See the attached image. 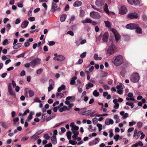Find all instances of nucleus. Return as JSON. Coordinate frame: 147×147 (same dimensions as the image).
<instances>
[{
	"label": "nucleus",
	"mask_w": 147,
	"mask_h": 147,
	"mask_svg": "<svg viewBox=\"0 0 147 147\" xmlns=\"http://www.w3.org/2000/svg\"><path fill=\"white\" fill-rule=\"evenodd\" d=\"M56 95L58 98H61L64 96V94L63 93L57 92L56 93Z\"/></svg>",
	"instance_id": "obj_33"
},
{
	"label": "nucleus",
	"mask_w": 147,
	"mask_h": 147,
	"mask_svg": "<svg viewBox=\"0 0 147 147\" xmlns=\"http://www.w3.org/2000/svg\"><path fill=\"white\" fill-rule=\"evenodd\" d=\"M119 137L120 136L119 135H116L114 136V138L115 140L116 141H117L118 140Z\"/></svg>",
	"instance_id": "obj_55"
},
{
	"label": "nucleus",
	"mask_w": 147,
	"mask_h": 147,
	"mask_svg": "<svg viewBox=\"0 0 147 147\" xmlns=\"http://www.w3.org/2000/svg\"><path fill=\"white\" fill-rule=\"evenodd\" d=\"M57 4L54 2H52V8L51 10V12H54L56 10V8L57 7Z\"/></svg>",
	"instance_id": "obj_16"
},
{
	"label": "nucleus",
	"mask_w": 147,
	"mask_h": 147,
	"mask_svg": "<svg viewBox=\"0 0 147 147\" xmlns=\"http://www.w3.org/2000/svg\"><path fill=\"white\" fill-rule=\"evenodd\" d=\"M143 145V144L141 141H139L138 142H137L135 144H133L131 146V147H137L139 146H142Z\"/></svg>",
	"instance_id": "obj_22"
},
{
	"label": "nucleus",
	"mask_w": 147,
	"mask_h": 147,
	"mask_svg": "<svg viewBox=\"0 0 147 147\" xmlns=\"http://www.w3.org/2000/svg\"><path fill=\"white\" fill-rule=\"evenodd\" d=\"M43 137L47 140H48L49 139L50 137L48 134H46L44 135Z\"/></svg>",
	"instance_id": "obj_53"
},
{
	"label": "nucleus",
	"mask_w": 147,
	"mask_h": 147,
	"mask_svg": "<svg viewBox=\"0 0 147 147\" xmlns=\"http://www.w3.org/2000/svg\"><path fill=\"white\" fill-rule=\"evenodd\" d=\"M86 52H84L83 53H82L80 55V56L82 58H84L86 56Z\"/></svg>",
	"instance_id": "obj_59"
},
{
	"label": "nucleus",
	"mask_w": 147,
	"mask_h": 147,
	"mask_svg": "<svg viewBox=\"0 0 147 147\" xmlns=\"http://www.w3.org/2000/svg\"><path fill=\"white\" fill-rule=\"evenodd\" d=\"M34 113L33 112H31L30 113V115L28 116V119L27 120L28 121H29L32 118V115L34 114Z\"/></svg>",
	"instance_id": "obj_42"
},
{
	"label": "nucleus",
	"mask_w": 147,
	"mask_h": 147,
	"mask_svg": "<svg viewBox=\"0 0 147 147\" xmlns=\"http://www.w3.org/2000/svg\"><path fill=\"white\" fill-rule=\"evenodd\" d=\"M34 101L35 102H41V101L38 97L35 98L34 100Z\"/></svg>",
	"instance_id": "obj_60"
},
{
	"label": "nucleus",
	"mask_w": 147,
	"mask_h": 147,
	"mask_svg": "<svg viewBox=\"0 0 147 147\" xmlns=\"http://www.w3.org/2000/svg\"><path fill=\"white\" fill-rule=\"evenodd\" d=\"M66 18V14H63L61 16L60 18V20L61 22H63L65 21Z\"/></svg>",
	"instance_id": "obj_30"
},
{
	"label": "nucleus",
	"mask_w": 147,
	"mask_h": 147,
	"mask_svg": "<svg viewBox=\"0 0 147 147\" xmlns=\"http://www.w3.org/2000/svg\"><path fill=\"white\" fill-rule=\"evenodd\" d=\"M104 11L107 13L109 14V11L108 9V5L107 4H105L104 6Z\"/></svg>",
	"instance_id": "obj_36"
},
{
	"label": "nucleus",
	"mask_w": 147,
	"mask_h": 147,
	"mask_svg": "<svg viewBox=\"0 0 147 147\" xmlns=\"http://www.w3.org/2000/svg\"><path fill=\"white\" fill-rule=\"evenodd\" d=\"M113 123L114 121L112 119L107 118L106 119L105 123L107 125H109L110 124H113Z\"/></svg>",
	"instance_id": "obj_17"
},
{
	"label": "nucleus",
	"mask_w": 147,
	"mask_h": 147,
	"mask_svg": "<svg viewBox=\"0 0 147 147\" xmlns=\"http://www.w3.org/2000/svg\"><path fill=\"white\" fill-rule=\"evenodd\" d=\"M8 92L9 94L11 95H15V92H14L13 91H12V90H8Z\"/></svg>",
	"instance_id": "obj_57"
},
{
	"label": "nucleus",
	"mask_w": 147,
	"mask_h": 147,
	"mask_svg": "<svg viewBox=\"0 0 147 147\" xmlns=\"http://www.w3.org/2000/svg\"><path fill=\"white\" fill-rule=\"evenodd\" d=\"M65 88L66 87L64 85H62L60 87L58 88L57 90V91L58 92H61L62 90H65Z\"/></svg>",
	"instance_id": "obj_28"
},
{
	"label": "nucleus",
	"mask_w": 147,
	"mask_h": 147,
	"mask_svg": "<svg viewBox=\"0 0 147 147\" xmlns=\"http://www.w3.org/2000/svg\"><path fill=\"white\" fill-rule=\"evenodd\" d=\"M116 51V46L113 42H112L107 50V53L109 55H112L115 53Z\"/></svg>",
	"instance_id": "obj_2"
},
{
	"label": "nucleus",
	"mask_w": 147,
	"mask_h": 147,
	"mask_svg": "<svg viewBox=\"0 0 147 147\" xmlns=\"http://www.w3.org/2000/svg\"><path fill=\"white\" fill-rule=\"evenodd\" d=\"M0 123L3 127L6 128H7L8 124L7 123L5 122H1Z\"/></svg>",
	"instance_id": "obj_31"
},
{
	"label": "nucleus",
	"mask_w": 147,
	"mask_h": 147,
	"mask_svg": "<svg viewBox=\"0 0 147 147\" xmlns=\"http://www.w3.org/2000/svg\"><path fill=\"white\" fill-rule=\"evenodd\" d=\"M8 40L7 39H5L3 42V44L4 45H6L8 44Z\"/></svg>",
	"instance_id": "obj_61"
},
{
	"label": "nucleus",
	"mask_w": 147,
	"mask_h": 147,
	"mask_svg": "<svg viewBox=\"0 0 147 147\" xmlns=\"http://www.w3.org/2000/svg\"><path fill=\"white\" fill-rule=\"evenodd\" d=\"M93 94L94 96L97 97L99 96V93L96 90H95L93 92Z\"/></svg>",
	"instance_id": "obj_39"
},
{
	"label": "nucleus",
	"mask_w": 147,
	"mask_h": 147,
	"mask_svg": "<svg viewBox=\"0 0 147 147\" xmlns=\"http://www.w3.org/2000/svg\"><path fill=\"white\" fill-rule=\"evenodd\" d=\"M100 140L99 138H96L94 140H93L92 141L94 144H96L98 143Z\"/></svg>",
	"instance_id": "obj_44"
},
{
	"label": "nucleus",
	"mask_w": 147,
	"mask_h": 147,
	"mask_svg": "<svg viewBox=\"0 0 147 147\" xmlns=\"http://www.w3.org/2000/svg\"><path fill=\"white\" fill-rule=\"evenodd\" d=\"M77 77L76 76L73 77L70 82V84L71 85H74L75 83V80L77 79Z\"/></svg>",
	"instance_id": "obj_25"
},
{
	"label": "nucleus",
	"mask_w": 147,
	"mask_h": 147,
	"mask_svg": "<svg viewBox=\"0 0 147 147\" xmlns=\"http://www.w3.org/2000/svg\"><path fill=\"white\" fill-rule=\"evenodd\" d=\"M93 58L95 60H100L102 59V58L101 57H99V55L97 54H94Z\"/></svg>",
	"instance_id": "obj_26"
},
{
	"label": "nucleus",
	"mask_w": 147,
	"mask_h": 147,
	"mask_svg": "<svg viewBox=\"0 0 147 147\" xmlns=\"http://www.w3.org/2000/svg\"><path fill=\"white\" fill-rule=\"evenodd\" d=\"M90 16L93 18L95 19H98L100 17V14L96 12L92 11L90 13Z\"/></svg>",
	"instance_id": "obj_7"
},
{
	"label": "nucleus",
	"mask_w": 147,
	"mask_h": 147,
	"mask_svg": "<svg viewBox=\"0 0 147 147\" xmlns=\"http://www.w3.org/2000/svg\"><path fill=\"white\" fill-rule=\"evenodd\" d=\"M105 0H96L95 4L98 7H102L104 4Z\"/></svg>",
	"instance_id": "obj_13"
},
{
	"label": "nucleus",
	"mask_w": 147,
	"mask_h": 147,
	"mask_svg": "<svg viewBox=\"0 0 147 147\" xmlns=\"http://www.w3.org/2000/svg\"><path fill=\"white\" fill-rule=\"evenodd\" d=\"M130 80L134 83L138 82L140 79L139 74L138 73H135L133 74L130 77Z\"/></svg>",
	"instance_id": "obj_3"
},
{
	"label": "nucleus",
	"mask_w": 147,
	"mask_h": 147,
	"mask_svg": "<svg viewBox=\"0 0 147 147\" xmlns=\"http://www.w3.org/2000/svg\"><path fill=\"white\" fill-rule=\"evenodd\" d=\"M51 142L53 144H55L57 143V140L56 136H53L51 138Z\"/></svg>",
	"instance_id": "obj_21"
},
{
	"label": "nucleus",
	"mask_w": 147,
	"mask_h": 147,
	"mask_svg": "<svg viewBox=\"0 0 147 147\" xmlns=\"http://www.w3.org/2000/svg\"><path fill=\"white\" fill-rule=\"evenodd\" d=\"M91 20L89 18H86L85 20H83L82 22L83 23H90Z\"/></svg>",
	"instance_id": "obj_35"
},
{
	"label": "nucleus",
	"mask_w": 147,
	"mask_h": 147,
	"mask_svg": "<svg viewBox=\"0 0 147 147\" xmlns=\"http://www.w3.org/2000/svg\"><path fill=\"white\" fill-rule=\"evenodd\" d=\"M22 45V44L21 43H17L14 45L13 47L14 49H17L21 47Z\"/></svg>",
	"instance_id": "obj_34"
},
{
	"label": "nucleus",
	"mask_w": 147,
	"mask_h": 147,
	"mask_svg": "<svg viewBox=\"0 0 147 147\" xmlns=\"http://www.w3.org/2000/svg\"><path fill=\"white\" fill-rule=\"evenodd\" d=\"M71 132L69 131H67L66 133V135L69 140H70L71 138Z\"/></svg>",
	"instance_id": "obj_32"
},
{
	"label": "nucleus",
	"mask_w": 147,
	"mask_h": 147,
	"mask_svg": "<svg viewBox=\"0 0 147 147\" xmlns=\"http://www.w3.org/2000/svg\"><path fill=\"white\" fill-rule=\"evenodd\" d=\"M55 42L54 41H51L49 42L48 45L49 46H52L54 45L55 44Z\"/></svg>",
	"instance_id": "obj_62"
},
{
	"label": "nucleus",
	"mask_w": 147,
	"mask_h": 147,
	"mask_svg": "<svg viewBox=\"0 0 147 147\" xmlns=\"http://www.w3.org/2000/svg\"><path fill=\"white\" fill-rule=\"evenodd\" d=\"M43 131H44V130H39V131H38L37 132H36L35 133V134L37 135L38 136V135H40L41 133H42Z\"/></svg>",
	"instance_id": "obj_56"
},
{
	"label": "nucleus",
	"mask_w": 147,
	"mask_h": 147,
	"mask_svg": "<svg viewBox=\"0 0 147 147\" xmlns=\"http://www.w3.org/2000/svg\"><path fill=\"white\" fill-rule=\"evenodd\" d=\"M65 123V122H62L60 123H58V124H57L56 125H55V126H54L53 127V128H54L56 127H58V126H59V125H61L64 123Z\"/></svg>",
	"instance_id": "obj_54"
},
{
	"label": "nucleus",
	"mask_w": 147,
	"mask_h": 147,
	"mask_svg": "<svg viewBox=\"0 0 147 147\" xmlns=\"http://www.w3.org/2000/svg\"><path fill=\"white\" fill-rule=\"evenodd\" d=\"M28 93L29 94L30 97H32L34 94V92L33 91L31 90H29L27 88L25 89L24 90V95L27 98L28 97Z\"/></svg>",
	"instance_id": "obj_5"
},
{
	"label": "nucleus",
	"mask_w": 147,
	"mask_h": 147,
	"mask_svg": "<svg viewBox=\"0 0 147 147\" xmlns=\"http://www.w3.org/2000/svg\"><path fill=\"white\" fill-rule=\"evenodd\" d=\"M65 59V57L63 56L59 55L57 56V57H54L53 58V60H54L62 61H63Z\"/></svg>",
	"instance_id": "obj_11"
},
{
	"label": "nucleus",
	"mask_w": 147,
	"mask_h": 147,
	"mask_svg": "<svg viewBox=\"0 0 147 147\" xmlns=\"http://www.w3.org/2000/svg\"><path fill=\"white\" fill-rule=\"evenodd\" d=\"M52 145L51 143H49L48 144L45 145L44 147H52Z\"/></svg>",
	"instance_id": "obj_64"
},
{
	"label": "nucleus",
	"mask_w": 147,
	"mask_h": 147,
	"mask_svg": "<svg viewBox=\"0 0 147 147\" xmlns=\"http://www.w3.org/2000/svg\"><path fill=\"white\" fill-rule=\"evenodd\" d=\"M28 20L31 22H32L35 20V18L34 17H31L28 19Z\"/></svg>",
	"instance_id": "obj_63"
},
{
	"label": "nucleus",
	"mask_w": 147,
	"mask_h": 147,
	"mask_svg": "<svg viewBox=\"0 0 147 147\" xmlns=\"http://www.w3.org/2000/svg\"><path fill=\"white\" fill-rule=\"evenodd\" d=\"M124 88V86L123 84L121 83H120L119 85H117L116 86V88L117 89H123Z\"/></svg>",
	"instance_id": "obj_37"
},
{
	"label": "nucleus",
	"mask_w": 147,
	"mask_h": 147,
	"mask_svg": "<svg viewBox=\"0 0 147 147\" xmlns=\"http://www.w3.org/2000/svg\"><path fill=\"white\" fill-rule=\"evenodd\" d=\"M123 61V57L121 55H118L115 57L114 59V63L116 66L121 65Z\"/></svg>",
	"instance_id": "obj_4"
},
{
	"label": "nucleus",
	"mask_w": 147,
	"mask_h": 147,
	"mask_svg": "<svg viewBox=\"0 0 147 147\" xmlns=\"http://www.w3.org/2000/svg\"><path fill=\"white\" fill-rule=\"evenodd\" d=\"M137 24H127L125 26V28L129 30H134L137 27Z\"/></svg>",
	"instance_id": "obj_9"
},
{
	"label": "nucleus",
	"mask_w": 147,
	"mask_h": 147,
	"mask_svg": "<svg viewBox=\"0 0 147 147\" xmlns=\"http://www.w3.org/2000/svg\"><path fill=\"white\" fill-rule=\"evenodd\" d=\"M69 143L72 145L77 144V142L74 140H69Z\"/></svg>",
	"instance_id": "obj_45"
},
{
	"label": "nucleus",
	"mask_w": 147,
	"mask_h": 147,
	"mask_svg": "<svg viewBox=\"0 0 147 147\" xmlns=\"http://www.w3.org/2000/svg\"><path fill=\"white\" fill-rule=\"evenodd\" d=\"M42 71L43 69L42 68H40L36 70V73L37 74H40Z\"/></svg>",
	"instance_id": "obj_47"
},
{
	"label": "nucleus",
	"mask_w": 147,
	"mask_h": 147,
	"mask_svg": "<svg viewBox=\"0 0 147 147\" xmlns=\"http://www.w3.org/2000/svg\"><path fill=\"white\" fill-rule=\"evenodd\" d=\"M54 85V84L53 83L49 85V87H48V92H50L53 89V86Z\"/></svg>",
	"instance_id": "obj_41"
},
{
	"label": "nucleus",
	"mask_w": 147,
	"mask_h": 147,
	"mask_svg": "<svg viewBox=\"0 0 147 147\" xmlns=\"http://www.w3.org/2000/svg\"><path fill=\"white\" fill-rule=\"evenodd\" d=\"M70 125L71 127V130L72 133L74 134L72 136V138L74 140H76L79 134V132L78 131L79 129V127L76 125L74 122L71 123Z\"/></svg>",
	"instance_id": "obj_1"
},
{
	"label": "nucleus",
	"mask_w": 147,
	"mask_h": 147,
	"mask_svg": "<svg viewBox=\"0 0 147 147\" xmlns=\"http://www.w3.org/2000/svg\"><path fill=\"white\" fill-rule=\"evenodd\" d=\"M82 4V3L81 1H77L74 3L73 6L75 7H78L81 6Z\"/></svg>",
	"instance_id": "obj_23"
},
{
	"label": "nucleus",
	"mask_w": 147,
	"mask_h": 147,
	"mask_svg": "<svg viewBox=\"0 0 147 147\" xmlns=\"http://www.w3.org/2000/svg\"><path fill=\"white\" fill-rule=\"evenodd\" d=\"M93 86L94 84H93L89 82L86 85V89L88 90L90 88L93 87Z\"/></svg>",
	"instance_id": "obj_29"
},
{
	"label": "nucleus",
	"mask_w": 147,
	"mask_h": 147,
	"mask_svg": "<svg viewBox=\"0 0 147 147\" xmlns=\"http://www.w3.org/2000/svg\"><path fill=\"white\" fill-rule=\"evenodd\" d=\"M106 26L108 28H110L111 26V23L109 21H105Z\"/></svg>",
	"instance_id": "obj_38"
},
{
	"label": "nucleus",
	"mask_w": 147,
	"mask_h": 147,
	"mask_svg": "<svg viewBox=\"0 0 147 147\" xmlns=\"http://www.w3.org/2000/svg\"><path fill=\"white\" fill-rule=\"evenodd\" d=\"M85 12L84 11L82 10L80 11V15L82 17H83L85 15Z\"/></svg>",
	"instance_id": "obj_50"
},
{
	"label": "nucleus",
	"mask_w": 147,
	"mask_h": 147,
	"mask_svg": "<svg viewBox=\"0 0 147 147\" xmlns=\"http://www.w3.org/2000/svg\"><path fill=\"white\" fill-rule=\"evenodd\" d=\"M41 60V59L38 58H36L33 60L36 65L40 64Z\"/></svg>",
	"instance_id": "obj_24"
},
{
	"label": "nucleus",
	"mask_w": 147,
	"mask_h": 147,
	"mask_svg": "<svg viewBox=\"0 0 147 147\" xmlns=\"http://www.w3.org/2000/svg\"><path fill=\"white\" fill-rule=\"evenodd\" d=\"M39 137V136L35 133L33 135L31 136L30 137V138L31 139H33L34 141H35L38 139Z\"/></svg>",
	"instance_id": "obj_27"
},
{
	"label": "nucleus",
	"mask_w": 147,
	"mask_h": 147,
	"mask_svg": "<svg viewBox=\"0 0 147 147\" xmlns=\"http://www.w3.org/2000/svg\"><path fill=\"white\" fill-rule=\"evenodd\" d=\"M127 11L126 7L125 6H122L119 10V13L121 14H125Z\"/></svg>",
	"instance_id": "obj_14"
},
{
	"label": "nucleus",
	"mask_w": 147,
	"mask_h": 147,
	"mask_svg": "<svg viewBox=\"0 0 147 147\" xmlns=\"http://www.w3.org/2000/svg\"><path fill=\"white\" fill-rule=\"evenodd\" d=\"M104 88L106 90H108L109 89L110 87L107 85L105 84L103 86Z\"/></svg>",
	"instance_id": "obj_58"
},
{
	"label": "nucleus",
	"mask_w": 147,
	"mask_h": 147,
	"mask_svg": "<svg viewBox=\"0 0 147 147\" xmlns=\"http://www.w3.org/2000/svg\"><path fill=\"white\" fill-rule=\"evenodd\" d=\"M137 27L135 29L136 30V32L138 34H141L142 33V29L139 27V25L138 24Z\"/></svg>",
	"instance_id": "obj_20"
},
{
	"label": "nucleus",
	"mask_w": 147,
	"mask_h": 147,
	"mask_svg": "<svg viewBox=\"0 0 147 147\" xmlns=\"http://www.w3.org/2000/svg\"><path fill=\"white\" fill-rule=\"evenodd\" d=\"M127 1L129 3V4L135 5H139L140 4V2L139 0H127Z\"/></svg>",
	"instance_id": "obj_12"
},
{
	"label": "nucleus",
	"mask_w": 147,
	"mask_h": 147,
	"mask_svg": "<svg viewBox=\"0 0 147 147\" xmlns=\"http://www.w3.org/2000/svg\"><path fill=\"white\" fill-rule=\"evenodd\" d=\"M70 108H67L66 106H64L63 107L59 109V111L62 112L66 110L69 111L70 110Z\"/></svg>",
	"instance_id": "obj_19"
},
{
	"label": "nucleus",
	"mask_w": 147,
	"mask_h": 147,
	"mask_svg": "<svg viewBox=\"0 0 147 147\" xmlns=\"http://www.w3.org/2000/svg\"><path fill=\"white\" fill-rule=\"evenodd\" d=\"M30 66L32 67V68H34L35 66L36 65V64H35V63H34V61L33 60L32 61L30 62Z\"/></svg>",
	"instance_id": "obj_43"
},
{
	"label": "nucleus",
	"mask_w": 147,
	"mask_h": 147,
	"mask_svg": "<svg viewBox=\"0 0 147 147\" xmlns=\"http://www.w3.org/2000/svg\"><path fill=\"white\" fill-rule=\"evenodd\" d=\"M126 104L127 105L131 106L132 108H133L134 107V105L132 102H126Z\"/></svg>",
	"instance_id": "obj_48"
},
{
	"label": "nucleus",
	"mask_w": 147,
	"mask_h": 147,
	"mask_svg": "<svg viewBox=\"0 0 147 147\" xmlns=\"http://www.w3.org/2000/svg\"><path fill=\"white\" fill-rule=\"evenodd\" d=\"M127 17L130 19H136L138 18V15L136 12L131 13L128 14Z\"/></svg>",
	"instance_id": "obj_8"
},
{
	"label": "nucleus",
	"mask_w": 147,
	"mask_h": 147,
	"mask_svg": "<svg viewBox=\"0 0 147 147\" xmlns=\"http://www.w3.org/2000/svg\"><path fill=\"white\" fill-rule=\"evenodd\" d=\"M96 125L98 128L99 131H100L102 129V125L100 123H98Z\"/></svg>",
	"instance_id": "obj_49"
},
{
	"label": "nucleus",
	"mask_w": 147,
	"mask_h": 147,
	"mask_svg": "<svg viewBox=\"0 0 147 147\" xmlns=\"http://www.w3.org/2000/svg\"><path fill=\"white\" fill-rule=\"evenodd\" d=\"M143 125V123L141 122H138L137 123V126L139 128H140L142 127Z\"/></svg>",
	"instance_id": "obj_52"
},
{
	"label": "nucleus",
	"mask_w": 147,
	"mask_h": 147,
	"mask_svg": "<svg viewBox=\"0 0 147 147\" xmlns=\"http://www.w3.org/2000/svg\"><path fill=\"white\" fill-rule=\"evenodd\" d=\"M111 31L114 33L115 36V40L116 41H118L120 38V36L119 34L117 32L116 30L114 29H111Z\"/></svg>",
	"instance_id": "obj_10"
},
{
	"label": "nucleus",
	"mask_w": 147,
	"mask_h": 147,
	"mask_svg": "<svg viewBox=\"0 0 147 147\" xmlns=\"http://www.w3.org/2000/svg\"><path fill=\"white\" fill-rule=\"evenodd\" d=\"M10 57V55H7L6 56H2L1 59L2 60H4L7 59L9 58Z\"/></svg>",
	"instance_id": "obj_46"
},
{
	"label": "nucleus",
	"mask_w": 147,
	"mask_h": 147,
	"mask_svg": "<svg viewBox=\"0 0 147 147\" xmlns=\"http://www.w3.org/2000/svg\"><path fill=\"white\" fill-rule=\"evenodd\" d=\"M109 37V34L107 32H105L103 36L102 40L104 42H106Z\"/></svg>",
	"instance_id": "obj_18"
},
{
	"label": "nucleus",
	"mask_w": 147,
	"mask_h": 147,
	"mask_svg": "<svg viewBox=\"0 0 147 147\" xmlns=\"http://www.w3.org/2000/svg\"><path fill=\"white\" fill-rule=\"evenodd\" d=\"M134 137H136V136L138 137L139 136V133H137V130L135 129L134 131V135H133Z\"/></svg>",
	"instance_id": "obj_40"
},
{
	"label": "nucleus",
	"mask_w": 147,
	"mask_h": 147,
	"mask_svg": "<svg viewBox=\"0 0 147 147\" xmlns=\"http://www.w3.org/2000/svg\"><path fill=\"white\" fill-rule=\"evenodd\" d=\"M29 24V22L27 20L24 21L21 24V27L23 29L26 28Z\"/></svg>",
	"instance_id": "obj_15"
},
{
	"label": "nucleus",
	"mask_w": 147,
	"mask_h": 147,
	"mask_svg": "<svg viewBox=\"0 0 147 147\" xmlns=\"http://www.w3.org/2000/svg\"><path fill=\"white\" fill-rule=\"evenodd\" d=\"M91 111V110H89L87 111V109L86 108H83L80 109V110L78 112V113L82 115H84L88 114L90 113Z\"/></svg>",
	"instance_id": "obj_6"
},
{
	"label": "nucleus",
	"mask_w": 147,
	"mask_h": 147,
	"mask_svg": "<svg viewBox=\"0 0 147 147\" xmlns=\"http://www.w3.org/2000/svg\"><path fill=\"white\" fill-rule=\"evenodd\" d=\"M88 130L90 132H93L94 131V129H93L92 126L91 125H90L89 126L88 128Z\"/></svg>",
	"instance_id": "obj_51"
}]
</instances>
